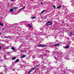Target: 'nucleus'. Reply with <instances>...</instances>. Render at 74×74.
Listing matches in <instances>:
<instances>
[{
	"label": "nucleus",
	"instance_id": "obj_16",
	"mask_svg": "<svg viewBox=\"0 0 74 74\" xmlns=\"http://www.w3.org/2000/svg\"><path fill=\"white\" fill-rule=\"evenodd\" d=\"M0 25L1 26H3V24L0 23Z\"/></svg>",
	"mask_w": 74,
	"mask_h": 74
},
{
	"label": "nucleus",
	"instance_id": "obj_4",
	"mask_svg": "<svg viewBox=\"0 0 74 74\" xmlns=\"http://www.w3.org/2000/svg\"><path fill=\"white\" fill-rule=\"evenodd\" d=\"M27 25L29 27H30V28L32 27V26H31V25H30V24H27Z\"/></svg>",
	"mask_w": 74,
	"mask_h": 74
},
{
	"label": "nucleus",
	"instance_id": "obj_32",
	"mask_svg": "<svg viewBox=\"0 0 74 74\" xmlns=\"http://www.w3.org/2000/svg\"><path fill=\"white\" fill-rule=\"evenodd\" d=\"M2 30H4V29H3Z\"/></svg>",
	"mask_w": 74,
	"mask_h": 74
},
{
	"label": "nucleus",
	"instance_id": "obj_25",
	"mask_svg": "<svg viewBox=\"0 0 74 74\" xmlns=\"http://www.w3.org/2000/svg\"><path fill=\"white\" fill-rule=\"evenodd\" d=\"M3 67H7V66L6 65H5V66H3Z\"/></svg>",
	"mask_w": 74,
	"mask_h": 74
},
{
	"label": "nucleus",
	"instance_id": "obj_6",
	"mask_svg": "<svg viewBox=\"0 0 74 74\" xmlns=\"http://www.w3.org/2000/svg\"><path fill=\"white\" fill-rule=\"evenodd\" d=\"M69 45H68V46H66V47H64V48L65 49H67V48H69Z\"/></svg>",
	"mask_w": 74,
	"mask_h": 74
},
{
	"label": "nucleus",
	"instance_id": "obj_29",
	"mask_svg": "<svg viewBox=\"0 0 74 74\" xmlns=\"http://www.w3.org/2000/svg\"><path fill=\"white\" fill-rule=\"evenodd\" d=\"M13 71H15V69L13 70Z\"/></svg>",
	"mask_w": 74,
	"mask_h": 74
},
{
	"label": "nucleus",
	"instance_id": "obj_33",
	"mask_svg": "<svg viewBox=\"0 0 74 74\" xmlns=\"http://www.w3.org/2000/svg\"><path fill=\"white\" fill-rule=\"evenodd\" d=\"M1 34V33H0V34Z\"/></svg>",
	"mask_w": 74,
	"mask_h": 74
},
{
	"label": "nucleus",
	"instance_id": "obj_19",
	"mask_svg": "<svg viewBox=\"0 0 74 74\" xmlns=\"http://www.w3.org/2000/svg\"><path fill=\"white\" fill-rule=\"evenodd\" d=\"M31 72V71H28V73H29V74L30 73V72Z\"/></svg>",
	"mask_w": 74,
	"mask_h": 74
},
{
	"label": "nucleus",
	"instance_id": "obj_11",
	"mask_svg": "<svg viewBox=\"0 0 74 74\" xmlns=\"http://www.w3.org/2000/svg\"><path fill=\"white\" fill-rule=\"evenodd\" d=\"M45 11V10H44L43 11H42L41 13V14H43V13H44V12Z\"/></svg>",
	"mask_w": 74,
	"mask_h": 74
},
{
	"label": "nucleus",
	"instance_id": "obj_5",
	"mask_svg": "<svg viewBox=\"0 0 74 74\" xmlns=\"http://www.w3.org/2000/svg\"><path fill=\"white\" fill-rule=\"evenodd\" d=\"M58 45H59V44H56L55 45H53V46H58Z\"/></svg>",
	"mask_w": 74,
	"mask_h": 74
},
{
	"label": "nucleus",
	"instance_id": "obj_18",
	"mask_svg": "<svg viewBox=\"0 0 74 74\" xmlns=\"http://www.w3.org/2000/svg\"><path fill=\"white\" fill-rule=\"evenodd\" d=\"M35 18V17L33 16L32 17V19H34Z\"/></svg>",
	"mask_w": 74,
	"mask_h": 74
},
{
	"label": "nucleus",
	"instance_id": "obj_2",
	"mask_svg": "<svg viewBox=\"0 0 74 74\" xmlns=\"http://www.w3.org/2000/svg\"><path fill=\"white\" fill-rule=\"evenodd\" d=\"M47 45H42L41 44L39 46H38V47H45Z\"/></svg>",
	"mask_w": 74,
	"mask_h": 74
},
{
	"label": "nucleus",
	"instance_id": "obj_31",
	"mask_svg": "<svg viewBox=\"0 0 74 74\" xmlns=\"http://www.w3.org/2000/svg\"><path fill=\"white\" fill-rule=\"evenodd\" d=\"M44 67H45V66H44Z\"/></svg>",
	"mask_w": 74,
	"mask_h": 74
},
{
	"label": "nucleus",
	"instance_id": "obj_14",
	"mask_svg": "<svg viewBox=\"0 0 74 74\" xmlns=\"http://www.w3.org/2000/svg\"><path fill=\"white\" fill-rule=\"evenodd\" d=\"M17 7H14L13 8V10H15V9H16V8H17Z\"/></svg>",
	"mask_w": 74,
	"mask_h": 74
},
{
	"label": "nucleus",
	"instance_id": "obj_10",
	"mask_svg": "<svg viewBox=\"0 0 74 74\" xmlns=\"http://www.w3.org/2000/svg\"><path fill=\"white\" fill-rule=\"evenodd\" d=\"M14 11V10H13V9H10V12H12V11Z\"/></svg>",
	"mask_w": 74,
	"mask_h": 74
},
{
	"label": "nucleus",
	"instance_id": "obj_22",
	"mask_svg": "<svg viewBox=\"0 0 74 74\" xmlns=\"http://www.w3.org/2000/svg\"><path fill=\"white\" fill-rule=\"evenodd\" d=\"M5 38H8V37H7V36H5L4 37Z\"/></svg>",
	"mask_w": 74,
	"mask_h": 74
},
{
	"label": "nucleus",
	"instance_id": "obj_27",
	"mask_svg": "<svg viewBox=\"0 0 74 74\" xmlns=\"http://www.w3.org/2000/svg\"><path fill=\"white\" fill-rule=\"evenodd\" d=\"M12 1H13L14 0H11Z\"/></svg>",
	"mask_w": 74,
	"mask_h": 74
},
{
	"label": "nucleus",
	"instance_id": "obj_23",
	"mask_svg": "<svg viewBox=\"0 0 74 74\" xmlns=\"http://www.w3.org/2000/svg\"><path fill=\"white\" fill-rule=\"evenodd\" d=\"M3 57L4 58H6L5 56H3Z\"/></svg>",
	"mask_w": 74,
	"mask_h": 74
},
{
	"label": "nucleus",
	"instance_id": "obj_35",
	"mask_svg": "<svg viewBox=\"0 0 74 74\" xmlns=\"http://www.w3.org/2000/svg\"><path fill=\"white\" fill-rule=\"evenodd\" d=\"M58 62H56V63H57Z\"/></svg>",
	"mask_w": 74,
	"mask_h": 74
},
{
	"label": "nucleus",
	"instance_id": "obj_12",
	"mask_svg": "<svg viewBox=\"0 0 74 74\" xmlns=\"http://www.w3.org/2000/svg\"><path fill=\"white\" fill-rule=\"evenodd\" d=\"M11 49H12V50H15V49L14 47H12L11 48Z\"/></svg>",
	"mask_w": 74,
	"mask_h": 74
},
{
	"label": "nucleus",
	"instance_id": "obj_21",
	"mask_svg": "<svg viewBox=\"0 0 74 74\" xmlns=\"http://www.w3.org/2000/svg\"><path fill=\"white\" fill-rule=\"evenodd\" d=\"M70 34H71V36L72 35H73V33H70Z\"/></svg>",
	"mask_w": 74,
	"mask_h": 74
},
{
	"label": "nucleus",
	"instance_id": "obj_34",
	"mask_svg": "<svg viewBox=\"0 0 74 74\" xmlns=\"http://www.w3.org/2000/svg\"><path fill=\"white\" fill-rule=\"evenodd\" d=\"M73 36H74V34H73Z\"/></svg>",
	"mask_w": 74,
	"mask_h": 74
},
{
	"label": "nucleus",
	"instance_id": "obj_7",
	"mask_svg": "<svg viewBox=\"0 0 74 74\" xmlns=\"http://www.w3.org/2000/svg\"><path fill=\"white\" fill-rule=\"evenodd\" d=\"M19 61V60L18 59H17V60H16V61L15 62V63L16 62H18Z\"/></svg>",
	"mask_w": 74,
	"mask_h": 74
},
{
	"label": "nucleus",
	"instance_id": "obj_24",
	"mask_svg": "<svg viewBox=\"0 0 74 74\" xmlns=\"http://www.w3.org/2000/svg\"><path fill=\"white\" fill-rule=\"evenodd\" d=\"M1 49V46L0 45V49Z\"/></svg>",
	"mask_w": 74,
	"mask_h": 74
},
{
	"label": "nucleus",
	"instance_id": "obj_13",
	"mask_svg": "<svg viewBox=\"0 0 74 74\" xmlns=\"http://www.w3.org/2000/svg\"><path fill=\"white\" fill-rule=\"evenodd\" d=\"M16 58V57H14L12 58V60H14Z\"/></svg>",
	"mask_w": 74,
	"mask_h": 74
},
{
	"label": "nucleus",
	"instance_id": "obj_9",
	"mask_svg": "<svg viewBox=\"0 0 74 74\" xmlns=\"http://www.w3.org/2000/svg\"><path fill=\"white\" fill-rule=\"evenodd\" d=\"M62 7V6L60 5V6H58L56 8H61Z\"/></svg>",
	"mask_w": 74,
	"mask_h": 74
},
{
	"label": "nucleus",
	"instance_id": "obj_1",
	"mask_svg": "<svg viewBox=\"0 0 74 74\" xmlns=\"http://www.w3.org/2000/svg\"><path fill=\"white\" fill-rule=\"evenodd\" d=\"M52 25V23L51 21H48L47 23L46 24V25L48 26V25Z\"/></svg>",
	"mask_w": 74,
	"mask_h": 74
},
{
	"label": "nucleus",
	"instance_id": "obj_20",
	"mask_svg": "<svg viewBox=\"0 0 74 74\" xmlns=\"http://www.w3.org/2000/svg\"><path fill=\"white\" fill-rule=\"evenodd\" d=\"M36 58V57L34 56H33L32 57V58Z\"/></svg>",
	"mask_w": 74,
	"mask_h": 74
},
{
	"label": "nucleus",
	"instance_id": "obj_26",
	"mask_svg": "<svg viewBox=\"0 0 74 74\" xmlns=\"http://www.w3.org/2000/svg\"><path fill=\"white\" fill-rule=\"evenodd\" d=\"M41 4H42H42H43V3H42V2L41 3Z\"/></svg>",
	"mask_w": 74,
	"mask_h": 74
},
{
	"label": "nucleus",
	"instance_id": "obj_8",
	"mask_svg": "<svg viewBox=\"0 0 74 74\" xmlns=\"http://www.w3.org/2000/svg\"><path fill=\"white\" fill-rule=\"evenodd\" d=\"M24 8H25V7H24L22 8H21L20 10V11H21V10H23V9H24Z\"/></svg>",
	"mask_w": 74,
	"mask_h": 74
},
{
	"label": "nucleus",
	"instance_id": "obj_3",
	"mask_svg": "<svg viewBox=\"0 0 74 74\" xmlns=\"http://www.w3.org/2000/svg\"><path fill=\"white\" fill-rule=\"evenodd\" d=\"M37 66L36 67H34L33 69H32L31 70H30V71H31V72H32L33 71V70L34 69H36Z\"/></svg>",
	"mask_w": 74,
	"mask_h": 74
},
{
	"label": "nucleus",
	"instance_id": "obj_30",
	"mask_svg": "<svg viewBox=\"0 0 74 74\" xmlns=\"http://www.w3.org/2000/svg\"><path fill=\"white\" fill-rule=\"evenodd\" d=\"M3 59H4V60H5V59H4V58Z\"/></svg>",
	"mask_w": 74,
	"mask_h": 74
},
{
	"label": "nucleus",
	"instance_id": "obj_28",
	"mask_svg": "<svg viewBox=\"0 0 74 74\" xmlns=\"http://www.w3.org/2000/svg\"><path fill=\"white\" fill-rule=\"evenodd\" d=\"M47 18V17H45V18H44V19H45L46 18Z\"/></svg>",
	"mask_w": 74,
	"mask_h": 74
},
{
	"label": "nucleus",
	"instance_id": "obj_15",
	"mask_svg": "<svg viewBox=\"0 0 74 74\" xmlns=\"http://www.w3.org/2000/svg\"><path fill=\"white\" fill-rule=\"evenodd\" d=\"M25 55H23V56H22L21 58H25Z\"/></svg>",
	"mask_w": 74,
	"mask_h": 74
},
{
	"label": "nucleus",
	"instance_id": "obj_17",
	"mask_svg": "<svg viewBox=\"0 0 74 74\" xmlns=\"http://www.w3.org/2000/svg\"><path fill=\"white\" fill-rule=\"evenodd\" d=\"M53 8H56V7L55 6V5H53Z\"/></svg>",
	"mask_w": 74,
	"mask_h": 74
}]
</instances>
